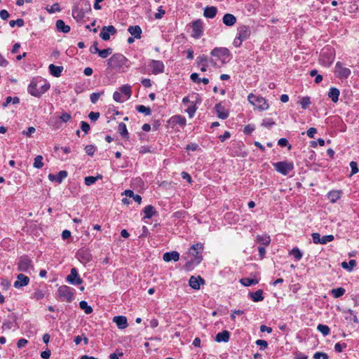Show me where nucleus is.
Returning <instances> with one entry per match:
<instances>
[{"instance_id": "obj_45", "label": "nucleus", "mask_w": 359, "mask_h": 359, "mask_svg": "<svg viewBox=\"0 0 359 359\" xmlns=\"http://www.w3.org/2000/svg\"><path fill=\"white\" fill-rule=\"evenodd\" d=\"M345 293V289L343 287H338L335 289H332L331 290V294L333 295L335 298H339L341 296H343Z\"/></svg>"}, {"instance_id": "obj_10", "label": "nucleus", "mask_w": 359, "mask_h": 359, "mask_svg": "<svg viewBox=\"0 0 359 359\" xmlns=\"http://www.w3.org/2000/svg\"><path fill=\"white\" fill-rule=\"evenodd\" d=\"M275 170L283 175H287L294 168V164L291 161H279L273 164Z\"/></svg>"}, {"instance_id": "obj_51", "label": "nucleus", "mask_w": 359, "mask_h": 359, "mask_svg": "<svg viewBox=\"0 0 359 359\" xmlns=\"http://www.w3.org/2000/svg\"><path fill=\"white\" fill-rule=\"evenodd\" d=\"M299 104H301L302 109H307L311 104L310 98L309 97H302L299 101Z\"/></svg>"}, {"instance_id": "obj_39", "label": "nucleus", "mask_w": 359, "mask_h": 359, "mask_svg": "<svg viewBox=\"0 0 359 359\" xmlns=\"http://www.w3.org/2000/svg\"><path fill=\"white\" fill-rule=\"evenodd\" d=\"M240 283L245 286L248 287L252 285H256L258 283V280L255 278H243L240 280Z\"/></svg>"}, {"instance_id": "obj_24", "label": "nucleus", "mask_w": 359, "mask_h": 359, "mask_svg": "<svg viewBox=\"0 0 359 359\" xmlns=\"http://www.w3.org/2000/svg\"><path fill=\"white\" fill-rule=\"evenodd\" d=\"M163 259L165 262H177L180 259V254L177 251L168 252L163 254Z\"/></svg>"}, {"instance_id": "obj_49", "label": "nucleus", "mask_w": 359, "mask_h": 359, "mask_svg": "<svg viewBox=\"0 0 359 359\" xmlns=\"http://www.w3.org/2000/svg\"><path fill=\"white\" fill-rule=\"evenodd\" d=\"M317 330L321 332L323 336H327L330 334V330L327 325L319 324L317 327Z\"/></svg>"}, {"instance_id": "obj_62", "label": "nucleus", "mask_w": 359, "mask_h": 359, "mask_svg": "<svg viewBox=\"0 0 359 359\" xmlns=\"http://www.w3.org/2000/svg\"><path fill=\"white\" fill-rule=\"evenodd\" d=\"M350 167L351 168V175H355L358 172V164L355 161H351L350 163Z\"/></svg>"}, {"instance_id": "obj_5", "label": "nucleus", "mask_w": 359, "mask_h": 359, "mask_svg": "<svg viewBox=\"0 0 359 359\" xmlns=\"http://www.w3.org/2000/svg\"><path fill=\"white\" fill-rule=\"evenodd\" d=\"M126 62L127 59L125 56L120 53H116L107 60V65L111 69L119 70L126 65Z\"/></svg>"}, {"instance_id": "obj_28", "label": "nucleus", "mask_w": 359, "mask_h": 359, "mask_svg": "<svg viewBox=\"0 0 359 359\" xmlns=\"http://www.w3.org/2000/svg\"><path fill=\"white\" fill-rule=\"evenodd\" d=\"M55 25L58 32L62 33H68L70 31V27L69 25H65V22L62 20H57L56 21Z\"/></svg>"}, {"instance_id": "obj_35", "label": "nucleus", "mask_w": 359, "mask_h": 359, "mask_svg": "<svg viewBox=\"0 0 359 359\" xmlns=\"http://www.w3.org/2000/svg\"><path fill=\"white\" fill-rule=\"evenodd\" d=\"M257 241L262 245L267 246L271 243V238L270 236L266 234L257 235Z\"/></svg>"}, {"instance_id": "obj_58", "label": "nucleus", "mask_w": 359, "mask_h": 359, "mask_svg": "<svg viewBox=\"0 0 359 359\" xmlns=\"http://www.w3.org/2000/svg\"><path fill=\"white\" fill-rule=\"evenodd\" d=\"M311 236H312L313 242L315 244H318V243L321 244V238H322V237H320V233H312Z\"/></svg>"}, {"instance_id": "obj_17", "label": "nucleus", "mask_w": 359, "mask_h": 359, "mask_svg": "<svg viewBox=\"0 0 359 359\" xmlns=\"http://www.w3.org/2000/svg\"><path fill=\"white\" fill-rule=\"evenodd\" d=\"M76 257L83 264H86L91 261L92 255L88 250L81 249L76 252Z\"/></svg>"}, {"instance_id": "obj_53", "label": "nucleus", "mask_w": 359, "mask_h": 359, "mask_svg": "<svg viewBox=\"0 0 359 359\" xmlns=\"http://www.w3.org/2000/svg\"><path fill=\"white\" fill-rule=\"evenodd\" d=\"M275 122L271 118H264L262 123V126L266 128H271Z\"/></svg>"}, {"instance_id": "obj_48", "label": "nucleus", "mask_w": 359, "mask_h": 359, "mask_svg": "<svg viewBox=\"0 0 359 359\" xmlns=\"http://www.w3.org/2000/svg\"><path fill=\"white\" fill-rule=\"evenodd\" d=\"M136 110L140 113L144 114L146 116H149L151 113V109L144 105H137Z\"/></svg>"}, {"instance_id": "obj_23", "label": "nucleus", "mask_w": 359, "mask_h": 359, "mask_svg": "<svg viewBox=\"0 0 359 359\" xmlns=\"http://www.w3.org/2000/svg\"><path fill=\"white\" fill-rule=\"evenodd\" d=\"M196 62L205 64L207 66H212L215 67L217 66V62L212 58L209 59L208 56L205 55H200L196 59Z\"/></svg>"}, {"instance_id": "obj_14", "label": "nucleus", "mask_w": 359, "mask_h": 359, "mask_svg": "<svg viewBox=\"0 0 359 359\" xmlns=\"http://www.w3.org/2000/svg\"><path fill=\"white\" fill-rule=\"evenodd\" d=\"M192 33L191 36L194 38L198 39L200 38L203 33V22L201 20H197L192 22Z\"/></svg>"}, {"instance_id": "obj_18", "label": "nucleus", "mask_w": 359, "mask_h": 359, "mask_svg": "<svg viewBox=\"0 0 359 359\" xmlns=\"http://www.w3.org/2000/svg\"><path fill=\"white\" fill-rule=\"evenodd\" d=\"M205 284V280L201 276H191L189 280V285L194 290H199L201 285Z\"/></svg>"}, {"instance_id": "obj_44", "label": "nucleus", "mask_w": 359, "mask_h": 359, "mask_svg": "<svg viewBox=\"0 0 359 359\" xmlns=\"http://www.w3.org/2000/svg\"><path fill=\"white\" fill-rule=\"evenodd\" d=\"M118 131L123 137H126L128 135L126 125L124 123H120L118 124Z\"/></svg>"}, {"instance_id": "obj_8", "label": "nucleus", "mask_w": 359, "mask_h": 359, "mask_svg": "<svg viewBox=\"0 0 359 359\" xmlns=\"http://www.w3.org/2000/svg\"><path fill=\"white\" fill-rule=\"evenodd\" d=\"M248 100L255 107V108L259 109V111H264L269 109V104L262 97L255 96L252 93H250L248 96Z\"/></svg>"}, {"instance_id": "obj_43", "label": "nucleus", "mask_w": 359, "mask_h": 359, "mask_svg": "<svg viewBox=\"0 0 359 359\" xmlns=\"http://www.w3.org/2000/svg\"><path fill=\"white\" fill-rule=\"evenodd\" d=\"M171 119L172 123H175L181 126H184L187 122L186 118L180 115L172 116Z\"/></svg>"}, {"instance_id": "obj_38", "label": "nucleus", "mask_w": 359, "mask_h": 359, "mask_svg": "<svg viewBox=\"0 0 359 359\" xmlns=\"http://www.w3.org/2000/svg\"><path fill=\"white\" fill-rule=\"evenodd\" d=\"M143 213H144V218H147V219L151 218L152 216L155 213L154 207L151 205H147L143 210Z\"/></svg>"}, {"instance_id": "obj_9", "label": "nucleus", "mask_w": 359, "mask_h": 359, "mask_svg": "<svg viewBox=\"0 0 359 359\" xmlns=\"http://www.w3.org/2000/svg\"><path fill=\"white\" fill-rule=\"evenodd\" d=\"M18 270L30 274L34 271L32 259L26 255L20 257L18 262Z\"/></svg>"}, {"instance_id": "obj_55", "label": "nucleus", "mask_w": 359, "mask_h": 359, "mask_svg": "<svg viewBox=\"0 0 359 359\" xmlns=\"http://www.w3.org/2000/svg\"><path fill=\"white\" fill-rule=\"evenodd\" d=\"M59 119L62 123H67L72 119V116L69 113L63 112Z\"/></svg>"}, {"instance_id": "obj_33", "label": "nucleus", "mask_w": 359, "mask_h": 359, "mask_svg": "<svg viewBox=\"0 0 359 359\" xmlns=\"http://www.w3.org/2000/svg\"><path fill=\"white\" fill-rule=\"evenodd\" d=\"M249 296L255 302H258L264 299L263 291L262 290H258L254 292H250L249 293Z\"/></svg>"}, {"instance_id": "obj_36", "label": "nucleus", "mask_w": 359, "mask_h": 359, "mask_svg": "<svg viewBox=\"0 0 359 359\" xmlns=\"http://www.w3.org/2000/svg\"><path fill=\"white\" fill-rule=\"evenodd\" d=\"M341 191H331L327 194V198L332 203H335L341 196Z\"/></svg>"}, {"instance_id": "obj_50", "label": "nucleus", "mask_w": 359, "mask_h": 359, "mask_svg": "<svg viewBox=\"0 0 359 359\" xmlns=\"http://www.w3.org/2000/svg\"><path fill=\"white\" fill-rule=\"evenodd\" d=\"M11 102H13V104H18L20 102V99L18 97H7L6 99V101L3 103V107H6Z\"/></svg>"}, {"instance_id": "obj_27", "label": "nucleus", "mask_w": 359, "mask_h": 359, "mask_svg": "<svg viewBox=\"0 0 359 359\" xmlns=\"http://www.w3.org/2000/svg\"><path fill=\"white\" fill-rule=\"evenodd\" d=\"M217 13V8L215 6H207L204 8L203 15L207 18H213Z\"/></svg>"}, {"instance_id": "obj_3", "label": "nucleus", "mask_w": 359, "mask_h": 359, "mask_svg": "<svg viewBox=\"0 0 359 359\" xmlns=\"http://www.w3.org/2000/svg\"><path fill=\"white\" fill-rule=\"evenodd\" d=\"M251 30L247 25H240L237 29V35L233 40V44L236 47H240L242 43L250 38Z\"/></svg>"}, {"instance_id": "obj_60", "label": "nucleus", "mask_w": 359, "mask_h": 359, "mask_svg": "<svg viewBox=\"0 0 359 359\" xmlns=\"http://www.w3.org/2000/svg\"><path fill=\"white\" fill-rule=\"evenodd\" d=\"M255 128L254 125H247L245 126L243 132L246 135H250L255 130Z\"/></svg>"}, {"instance_id": "obj_2", "label": "nucleus", "mask_w": 359, "mask_h": 359, "mask_svg": "<svg viewBox=\"0 0 359 359\" xmlns=\"http://www.w3.org/2000/svg\"><path fill=\"white\" fill-rule=\"evenodd\" d=\"M50 88V84L46 81H32L28 86L27 90L34 97H40Z\"/></svg>"}, {"instance_id": "obj_42", "label": "nucleus", "mask_w": 359, "mask_h": 359, "mask_svg": "<svg viewBox=\"0 0 359 359\" xmlns=\"http://www.w3.org/2000/svg\"><path fill=\"white\" fill-rule=\"evenodd\" d=\"M289 254L290 255H292L295 260L299 261L302 258L303 254L301 252V250L298 248H292Z\"/></svg>"}, {"instance_id": "obj_6", "label": "nucleus", "mask_w": 359, "mask_h": 359, "mask_svg": "<svg viewBox=\"0 0 359 359\" xmlns=\"http://www.w3.org/2000/svg\"><path fill=\"white\" fill-rule=\"evenodd\" d=\"M203 250V245L202 243H196L189 248L188 254L191 257V262L194 264H198L203 259L202 252Z\"/></svg>"}, {"instance_id": "obj_63", "label": "nucleus", "mask_w": 359, "mask_h": 359, "mask_svg": "<svg viewBox=\"0 0 359 359\" xmlns=\"http://www.w3.org/2000/svg\"><path fill=\"white\" fill-rule=\"evenodd\" d=\"M255 344L257 345V346H259L261 347V349L264 350L266 348H267L268 346V343L265 340H262V339H257L256 341H255Z\"/></svg>"}, {"instance_id": "obj_46", "label": "nucleus", "mask_w": 359, "mask_h": 359, "mask_svg": "<svg viewBox=\"0 0 359 359\" xmlns=\"http://www.w3.org/2000/svg\"><path fill=\"white\" fill-rule=\"evenodd\" d=\"M80 308L84 311L86 314H90L93 312L91 306H88L87 302L81 301L79 303Z\"/></svg>"}, {"instance_id": "obj_7", "label": "nucleus", "mask_w": 359, "mask_h": 359, "mask_svg": "<svg viewBox=\"0 0 359 359\" xmlns=\"http://www.w3.org/2000/svg\"><path fill=\"white\" fill-rule=\"evenodd\" d=\"M131 87L129 85H123L119 88L118 91H115L113 95L114 100L117 102H123L131 96Z\"/></svg>"}, {"instance_id": "obj_11", "label": "nucleus", "mask_w": 359, "mask_h": 359, "mask_svg": "<svg viewBox=\"0 0 359 359\" xmlns=\"http://www.w3.org/2000/svg\"><path fill=\"white\" fill-rule=\"evenodd\" d=\"M73 290L74 289L69 286L62 285L57 290L58 296L62 299V301L70 302L74 297Z\"/></svg>"}, {"instance_id": "obj_22", "label": "nucleus", "mask_w": 359, "mask_h": 359, "mask_svg": "<svg viewBox=\"0 0 359 359\" xmlns=\"http://www.w3.org/2000/svg\"><path fill=\"white\" fill-rule=\"evenodd\" d=\"M67 176V172L65 170H61L57 175L49 174L48 179L52 182L55 181L57 183H61Z\"/></svg>"}, {"instance_id": "obj_32", "label": "nucleus", "mask_w": 359, "mask_h": 359, "mask_svg": "<svg viewBox=\"0 0 359 359\" xmlns=\"http://www.w3.org/2000/svg\"><path fill=\"white\" fill-rule=\"evenodd\" d=\"M229 332L226 330H224L217 334L215 340L217 342H227L229 340Z\"/></svg>"}, {"instance_id": "obj_20", "label": "nucleus", "mask_w": 359, "mask_h": 359, "mask_svg": "<svg viewBox=\"0 0 359 359\" xmlns=\"http://www.w3.org/2000/svg\"><path fill=\"white\" fill-rule=\"evenodd\" d=\"M113 322L116 323L119 329H125L128 326L127 318L123 316H114Z\"/></svg>"}, {"instance_id": "obj_13", "label": "nucleus", "mask_w": 359, "mask_h": 359, "mask_svg": "<svg viewBox=\"0 0 359 359\" xmlns=\"http://www.w3.org/2000/svg\"><path fill=\"white\" fill-rule=\"evenodd\" d=\"M335 73L340 79H347L351 75V70L343 66L340 62L335 65Z\"/></svg>"}, {"instance_id": "obj_4", "label": "nucleus", "mask_w": 359, "mask_h": 359, "mask_svg": "<svg viewBox=\"0 0 359 359\" xmlns=\"http://www.w3.org/2000/svg\"><path fill=\"white\" fill-rule=\"evenodd\" d=\"M334 50L332 47L325 46L321 50L319 60L323 66H330L334 62Z\"/></svg>"}, {"instance_id": "obj_12", "label": "nucleus", "mask_w": 359, "mask_h": 359, "mask_svg": "<svg viewBox=\"0 0 359 359\" xmlns=\"http://www.w3.org/2000/svg\"><path fill=\"white\" fill-rule=\"evenodd\" d=\"M148 67L154 74H160L164 72L165 65L161 60H151L149 61Z\"/></svg>"}, {"instance_id": "obj_21", "label": "nucleus", "mask_w": 359, "mask_h": 359, "mask_svg": "<svg viewBox=\"0 0 359 359\" xmlns=\"http://www.w3.org/2000/svg\"><path fill=\"white\" fill-rule=\"evenodd\" d=\"M217 116L219 118L226 119L229 116L228 111L224 108L222 104H217L215 107Z\"/></svg>"}, {"instance_id": "obj_61", "label": "nucleus", "mask_w": 359, "mask_h": 359, "mask_svg": "<svg viewBox=\"0 0 359 359\" xmlns=\"http://www.w3.org/2000/svg\"><path fill=\"white\" fill-rule=\"evenodd\" d=\"M345 348H346V344L345 343H337L334 346V350L338 353L341 352Z\"/></svg>"}, {"instance_id": "obj_40", "label": "nucleus", "mask_w": 359, "mask_h": 359, "mask_svg": "<svg viewBox=\"0 0 359 359\" xmlns=\"http://www.w3.org/2000/svg\"><path fill=\"white\" fill-rule=\"evenodd\" d=\"M341 266L343 269L351 271L354 266H356V261L354 259H351L348 262H343L341 264Z\"/></svg>"}, {"instance_id": "obj_31", "label": "nucleus", "mask_w": 359, "mask_h": 359, "mask_svg": "<svg viewBox=\"0 0 359 359\" xmlns=\"http://www.w3.org/2000/svg\"><path fill=\"white\" fill-rule=\"evenodd\" d=\"M344 318L347 321L353 322L355 323H358V319L355 314H354L353 311L351 309L346 310L344 311Z\"/></svg>"}, {"instance_id": "obj_16", "label": "nucleus", "mask_w": 359, "mask_h": 359, "mask_svg": "<svg viewBox=\"0 0 359 359\" xmlns=\"http://www.w3.org/2000/svg\"><path fill=\"white\" fill-rule=\"evenodd\" d=\"M67 281L74 285H79L83 283V280L79 277L76 268L71 269L70 274L67 277Z\"/></svg>"}, {"instance_id": "obj_59", "label": "nucleus", "mask_w": 359, "mask_h": 359, "mask_svg": "<svg viewBox=\"0 0 359 359\" xmlns=\"http://www.w3.org/2000/svg\"><path fill=\"white\" fill-rule=\"evenodd\" d=\"M334 240V236L332 235H327L324 236L321 238V244H326L329 242H331Z\"/></svg>"}, {"instance_id": "obj_56", "label": "nucleus", "mask_w": 359, "mask_h": 359, "mask_svg": "<svg viewBox=\"0 0 359 359\" xmlns=\"http://www.w3.org/2000/svg\"><path fill=\"white\" fill-rule=\"evenodd\" d=\"M96 150V147L94 145H87L85 147L86 153L89 156H93Z\"/></svg>"}, {"instance_id": "obj_30", "label": "nucleus", "mask_w": 359, "mask_h": 359, "mask_svg": "<svg viewBox=\"0 0 359 359\" xmlns=\"http://www.w3.org/2000/svg\"><path fill=\"white\" fill-rule=\"evenodd\" d=\"M48 69L51 75L55 77H59L63 70V67L62 66H55L53 64H50Z\"/></svg>"}, {"instance_id": "obj_15", "label": "nucleus", "mask_w": 359, "mask_h": 359, "mask_svg": "<svg viewBox=\"0 0 359 359\" xmlns=\"http://www.w3.org/2000/svg\"><path fill=\"white\" fill-rule=\"evenodd\" d=\"M116 29L113 25L104 26L100 33V38L104 41H108L111 35H114Z\"/></svg>"}, {"instance_id": "obj_26", "label": "nucleus", "mask_w": 359, "mask_h": 359, "mask_svg": "<svg viewBox=\"0 0 359 359\" xmlns=\"http://www.w3.org/2000/svg\"><path fill=\"white\" fill-rule=\"evenodd\" d=\"M222 22L225 25L231 27L236 24V18L233 14L226 13L223 16Z\"/></svg>"}, {"instance_id": "obj_52", "label": "nucleus", "mask_w": 359, "mask_h": 359, "mask_svg": "<svg viewBox=\"0 0 359 359\" xmlns=\"http://www.w3.org/2000/svg\"><path fill=\"white\" fill-rule=\"evenodd\" d=\"M112 53V49L111 48H108L104 50H100L98 55L102 58L107 57Z\"/></svg>"}, {"instance_id": "obj_47", "label": "nucleus", "mask_w": 359, "mask_h": 359, "mask_svg": "<svg viewBox=\"0 0 359 359\" xmlns=\"http://www.w3.org/2000/svg\"><path fill=\"white\" fill-rule=\"evenodd\" d=\"M33 166L37 169L41 168L43 166L42 156L38 155L34 158Z\"/></svg>"}, {"instance_id": "obj_37", "label": "nucleus", "mask_w": 359, "mask_h": 359, "mask_svg": "<svg viewBox=\"0 0 359 359\" xmlns=\"http://www.w3.org/2000/svg\"><path fill=\"white\" fill-rule=\"evenodd\" d=\"M124 194L126 197L132 198L135 202L140 204L142 201V197L140 195L135 194L132 190H126Z\"/></svg>"}, {"instance_id": "obj_1", "label": "nucleus", "mask_w": 359, "mask_h": 359, "mask_svg": "<svg viewBox=\"0 0 359 359\" xmlns=\"http://www.w3.org/2000/svg\"><path fill=\"white\" fill-rule=\"evenodd\" d=\"M91 11V5L87 0H80L72 10V16L76 21L82 20Z\"/></svg>"}, {"instance_id": "obj_41", "label": "nucleus", "mask_w": 359, "mask_h": 359, "mask_svg": "<svg viewBox=\"0 0 359 359\" xmlns=\"http://www.w3.org/2000/svg\"><path fill=\"white\" fill-rule=\"evenodd\" d=\"M102 176L101 175H98L96 177L88 176V177H85L84 182H85L86 185L90 186V185L93 184L94 183H95L97 180L102 179Z\"/></svg>"}, {"instance_id": "obj_34", "label": "nucleus", "mask_w": 359, "mask_h": 359, "mask_svg": "<svg viewBox=\"0 0 359 359\" xmlns=\"http://www.w3.org/2000/svg\"><path fill=\"white\" fill-rule=\"evenodd\" d=\"M340 92L339 89L337 88H331L330 89L328 96L332 100V101L334 103H336L339 100V96Z\"/></svg>"}, {"instance_id": "obj_54", "label": "nucleus", "mask_w": 359, "mask_h": 359, "mask_svg": "<svg viewBox=\"0 0 359 359\" xmlns=\"http://www.w3.org/2000/svg\"><path fill=\"white\" fill-rule=\"evenodd\" d=\"M24 20L22 18H19L16 20H11L9 22V25L11 27H14L15 25H17L19 27H21L24 25Z\"/></svg>"}, {"instance_id": "obj_19", "label": "nucleus", "mask_w": 359, "mask_h": 359, "mask_svg": "<svg viewBox=\"0 0 359 359\" xmlns=\"http://www.w3.org/2000/svg\"><path fill=\"white\" fill-rule=\"evenodd\" d=\"M29 283V277L26 276L25 275L20 273L18 274L17 276V280L14 283V287L15 288H20L24 286H26Z\"/></svg>"}, {"instance_id": "obj_25", "label": "nucleus", "mask_w": 359, "mask_h": 359, "mask_svg": "<svg viewBox=\"0 0 359 359\" xmlns=\"http://www.w3.org/2000/svg\"><path fill=\"white\" fill-rule=\"evenodd\" d=\"M210 53L212 56L222 58L229 55V50L225 48H215Z\"/></svg>"}, {"instance_id": "obj_64", "label": "nucleus", "mask_w": 359, "mask_h": 359, "mask_svg": "<svg viewBox=\"0 0 359 359\" xmlns=\"http://www.w3.org/2000/svg\"><path fill=\"white\" fill-rule=\"evenodd\" d=\"M313 358L315 359H329L328 355L322 352H316L314 355Z\"/></svg>"}, {"instance_id": "obj_29", "label": "nucleus", "mask_w": 359, "mask_h": 359, "mask_svg": "<svg viewBox=\"0 0 359 359\" xmlns=\"http://www.w3.org/2000/svg\"><path fill=\"white\" fill-rule=\"evenodd\" d=\"M128 32L132 35L134 36L136 39H140L141 34H142V29L140 26L135 25V26H130L128 29Z\"/></svg>"}, {"instance_id": "obj_57", "label": "nucleus", "mask_w": 359, "mask_h": 359, "mask_svg": "<svg viewBox=\"0 0 359 359\" xmlns=\"http://www.w3.org/2000/svg\"><path fill=\"white\" fill-rule=\"evenodd\" d=\"M101 95V93H93L90 96L91 102L95 104L100 97Z\"/></svg>"}]
</instances>
